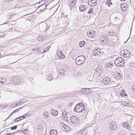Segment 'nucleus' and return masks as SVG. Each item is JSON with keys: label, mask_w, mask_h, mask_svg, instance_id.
<instances>
[{"label": "nucleus", "mask_w": 135, "mask_h": 135, "mask_svg": "<svg viewBox=\"0 0 135 135\" xmlns=\"http://www.w3.org/2000/svg\"><path fill=\"white\" fill-rule=\"evenodd\" d=\"M122 14L120 12H116L113 13L110 16V17L115 21L120 19L122 17Z\"/></svg>", "instance_id": "1"}, {"label": "nucleus", "mask_w": 135, "mask_h": 135, "mask_svg": "<svg viewBox=\"0 0 135 135\" xmlns=\"http://www.w3.org/2000/svg\"><path fill=\"white\" fill-rule=\"evenodd\" d=\"M85 60V58L84 56L80 55L76 57L75 60V63L77 65H80L83 64Z\"/></svg>", "instance_id": "2"}, {"label": "nucleus", "mask_w": 135, "mask_h": 135, "mask_svg": "<svg viewBox=\"0 0 135 135\" xmlns=\"http://www.w3.org/2000/svg\"><path fill=\"white\" fill-rule=\"evenodd\" d=\"M84 109V106L82 104H78L75 105L74 111L77 112H80Z\"/></svg>", "instance_id": "3"}, {"label": "nucleus", "mask_w": 135, "mask_h": 135, "mask_svg": "<svg viewBox=\"0 0 135 135\" xmlns=\"http://www.w3.org/2000/svg\"><path fill=\"white\" fill-rule=\"evenodd\" d=\"M123 59L121 57H118L114 61V63L115 65L118 66H122L124 63Z\"/></svg>", "instance_id": "4"}, {"label": "nucleus", "mask_w": 135, "mask_h": 135, "mask_svg": "<svg viewBox=\"0 0 135 135\" xmlns=\"http://www.w3.org/2000/svg\"><path fill=\"white\" fill-rule=\"evenodd\" d=\"M71 122L74 126H77L80 123L79 119L75 116H73L70 118Z\"/></svg>", "instance_id": "5"}, {"label": "nucleus", "mask_w": 135, "mask_h": 135, "mask_svg": "<svg viewBox=\"0 0 135 135\" xmlns=\"http://www.w3.org/2000/svg\"><path fill=\"white\" fill-rule=\"evenodd\" d=\"M121 54L123 55V56L124 58H128L131 56V53L128 50H123L121 51Z\"/></svg>", "instance_id": "6"}, {"label": "nucleus", "mask_w": 135, "mask_h": 135, "mask_svg": "<svg viewBox=\"0 0 135 135\" xmlns=\"http://www.w3.org/2000/svg\"><path fill=\"white\" fill-rule=\"evenodd\" d=\"M102 83L104 85H108L111 83V81L108 77H106L102 80Z\"/></svg>", "instance_id": "7"}, {"label": "nucleus", "mask_w": 135, "mask_h": 135, "mask_svg": "<svg viewBox=\"0 0 135 135\" xmlns=\"http://www.w3.org/2000/svg\"><path fill=\"white\" fill-rule=\"evenodd\" d=\"M77 0H69L68 3L70 7V10H71L72 8L74 7L76 4V1Z\"/></svg>", "instance_id": "8"}, {"label": "nucleus", "mask_w": 135, "mask_h": 135, "mask_svg": "<svg viewBox=\"0 0 135 135\" xmlns=\"http://www.w3.org/2000/svg\"><path fill=\"white\" fill-rule=\"evenodd\" d=\"M79 8L80 11L81 12L85 11L86 10H88L89 9L86 5L84 4L80 5Z\"/></svg>", "instance_id": "9"}, {"label": "nucleus", "mask_w": 135, "mask_h": 135, "mask_svg": "<svg viewBox=\"0 0 135 135\" xmlns=\"http://www.w3.org/2000/svg\"><path fill=\"white\" fill-rule=\"evenodd\" d=\"M88 36L90 37H93L95 36V32L93 30L89 31L87 33Z\"/></svg>", "instance_id": "10"}, {"label": "nucleus", "mask_w": 135, "mask_h": 135, "mask_svg": "<svg viewBox=\"0 0 135 135\" xmlns=\"http://www.w3.org/2000/svg\"><path fill=\"white\" fill-rule=\"evenodd\" d=\"M123 126L124 127L128 130H129L131 128V125L127 122H123Z\"/></svg>", "instance_id": "11"}, {"label": "nucleus", "mask_w": 135, "mask_h": 135, "mask_svg": "<svg viewBox=\"0 0 135 135\" xmlns=\"http://www.w3.org/2000/svg\"><path fill=\"white\" fill-rule=\"evenodd\" d=\"M115 78L118 79H120L123 78V76L121 74L117 72H115Z\"/></svg>", "instance_id": "12"}, {"label": "nucleus", "mask_w": 135, "mask_h": 135, "mask_svg": "<svg viewBox=\"0 0 135 135\" xmlns=\"http://www.w3.org/2000/svg\"><path fill=\"white\" fill-rule=\"evenodd\" d=\"M109 127L110 129L114 130L116 128V126L114 122H111L109 124Z\"/></svg>", "instance_id": "13"}, {"label": "nucleus", "mask_w": 135, "mask_h": 135, "mask_svg": "<svg viewBox=\"0 0 135 135\" xmlns=\"http://www.w3.org/2000/svg\"><path fill=\"white\" fill-rule=\"evenodd\" d=\"M47 6L46 4H44L39 6L37 8V9H39L41 11L45 9Z\"/></svg>", "instance_id": "14"}, {"label": "nucleus", "mask_w": 135, "mask_h": 135, "mask_svg": "<svg viewBox=\"0 0 135 135\" xmlns=\"http://www.w3.org/2000/svg\"><path fill=\"white\" fill-rule=\"evenodd\" d=\"M96 0H89L88 2V3L89 5L93 6L96 4Z\"/></svg>", "instance_id": "15"}, {"label": "nucleus", "mask_w": 135, "mask_h": 135, "mask_svg": "<svg viewBox=\"0 0 135 135\" xmlns=\"http://www.w3.org/2000/svg\"><path fill=\"white\" fill-rule=\"evenodd\" d=\"M13 81L15 84H18L19 83L20 80L17 77H14L13 78Z\"/></svg>", "instance_id": "16"}, {"label": "nucleus", "mask_w": 135, "mask_h": 135, "mask_svg": "<svg viewBox=\"0 0 135 135\" xmlns=\"http://www.w3.org/2000/svg\"><path fill=\"white\" fill-rule=\"evenodd\" d=\"M51 113L52 115L56 116L58 114V112L56 110L52 109L51 110Z\"/></svg>", "instance_id": "17"}, {"label": "nucleus", "mask_w": 135, "mask_h": 135, "mask_svg": "<svg viewBox=\"0 0 135 135\" xmlns=\"http://www.w3.org/2000/svg\"><path fill=\"white\" fill-rule=\"evenodd\" d=\"M7 81L6 80L5 78L3 77L0 78V83L5 84L7 83Z\"/></svg>", "instance_id": "18"}, {"label": "nucleus", "mask_w": 135, "mask_h": 135, "mask_svg": "<svg viewBox=\"0 0 135 135\" xmlns=\"http://www.w3.org/2000/svg\"><path fill=\"white\" fill-rule=\"evenodd\" d=\"M37 131L39 133H42V132L44 130V128L41 126H39L37 129Z\"/></svg>", "instance_id": "19"}, {"label": "nucleus", "mask_w": 135, "mask_h": 135, "mask_svg": "<svg viewBox=\"0 0 135 135\" xmlns=\"http://www.w3.org/2000/svg\"><path fill=\"white\" fill-rule=\"evenodd\" d=\"M97 52V50L96 49H95L93 50L91 52V54L94 56H98V53Z\"/></svg>", "instance_id": "20"}, {"label": "nucleus", "mask_w": 135, "mask_h": 135, "mask_svg": "<svg viewBox=\"0 0 135 135\" xmlns=\"http://www.w3.org/2000/svg\"><path fill=\"white\" fill-rule=\"evenodd\" d=\"M113 66V65L110 62L107 63L105 65V66L107 68L110 69Z\"/></svg>", "instance_id": "21"}, {"label": "nucleus", "mask_w": 135, "mask_h": 135, "mask_svg": "<svg viewBox=\"0 0 135 135\" xmlns=\"http://www.w3.org/2000/svg\"><path fill=\"white\" fill-rule=\"evenodd\" d=\"M62 129L65 131L68 132L70 130L69 127L67 125H65L62 128Z\"/></svg>", "instance_id": "22"}, {"label": "nucleus", "mask_w": 135, "mask_h": 135, "mask_svg": "<svg viewBox=\"0 0 135 135\" xmlns=\"http://www.w3.org/2000/svg\"><path fill=\"white\" fill-rule=\"evenodd\" d=\"M58 74L62 76H64L65 74V71L62 70H58Z\"/></svg>", "instance_id": "23"}, {"label": "nucleus", "mask_w": 135, "mask_h": 135, "mask_svg": "<svg viewBox=\"0 0 135 135\" xmlns=\"http://www.w3.org/2000/svg\"><path fill=\"white\" fill-rule=\"evenodd\" d=\"M50 132L51 135H56L57 133L56 131L55 130H51Z\"/></svg>", "instance_id": "24"}, {"label": "nucleus", "mask_w": 135, "mask_h": 135, "mask_svg": "<svg viewBox=\"0 0 135 135\" xmlns=\"http://www.w3.org/2000/svg\"><path fill=\"white\" fill-rule=\"evenodd\" d=\"M48 77L47 78V80H49L50 81L52 80L53 78V77H52V74L51 73H50L48 75Z\"/></svg>", "instance_id": "25"}, {"label": "nucleus", "mask_w": 135, "mask_h": 135, "mask_svg": "<svg viewBox=\"0 0 135 135\" xmlns=\"http://www.w3.org/2000/svg\"><path fill=\"white\" fill-rule=\"evenodd\" d=\"M58 57L60 59H62L64 58V55L63 54V53L60 52V53L58 54Z\"/></svg>", "instance_id": "26"}, {"label": "nucleus", "mask_w": 135, "mask_h": 135, "mask_svg": "<svg viewBox=\"0 0 135 135\" xmlns=\"http://www.w3.org/2000/svg\"><path fill=\"white\" fill-rule=\"evenodd\" d=\"M95 71V72L93 74V76H94L95 77H97L98 76L100 75L101 74L100 73L96 71Z\"/></svg>", "instance_id": "27"}, {"label": "nucleus", "mask_w": 135, "mask_h": 135, "mask_svg": "<svg viewBox=\"0 0 135 135\" xmlns=\"http://www.w3.org/2000/svg\"><path fill=\"white\" fill-rule=\"evenodd\" d=\"M68 115H65V114L62 115V119L65 120V121H68Z\"/></svg>", "instance_id": "28"}, {"label": "nucleus", "mask_w": 135, "mask_h": 135, "mask_svg": "<svg viewBox=\"0 0 135 135\" xmlns=\"http://www.w3.org/2000/svg\"><path fill=\"white\" fill-rule=\"evenodd\" d=\"M131 90L133 92H134L135 93V83L133 84L131 87Z\"/></svg>", "instance_id": "29"}, {"label": "nucleus", "mask_w": 135, "mask_h": 135, "mask_svg": "<svg viewBox=\"0 0 135 135\" xmlns=\"http://www.w3.org/2000/svg\"><path fill=\"white\" fill-rule=\"evenodd\" d=\"M43 115L44 117L46 118H47L48 117L49 114L48 112L45 111L43 113Z\"/></svg>", "instance_id": "30"}, {"label": "nucleus", "mask_w": 135, "mask_h": 135, "mask_svg": "<svg viewBox=\"0 0 135 135\" xmlns=\"http://www.w3.org/2000/svg\"><path fill=\"white\" fill-rule=\"evenodd\" d=\"M91 91V90L89 88H86L85 94L89 93Z\"/></svg>", "instance_id": "31"}, {"label": "nucleus", "mask_w": 135, "mask_h": 135, "mask_svg": "<svg viewBox=\"0 0 135 135\" xmlns=\"http://www.w3.org/2000/svg\"><path fill=\"white\" fill-rule=\"evenodd\" d=\"M64 112H62L63 115L65 114V115H69V112L67 111V110H65L64 111H63Z\"/></svg>", "instance_id": "32"}, {"label": "nucleus", "mask_w": 135, "mask_h": 135, "mask_svg": "<svg viewBox=\"0 0 135 135\" xmlns=\"http://www.w3.org/2000/svg\"><path fill=\"white\" fill-rule=\"evenodd\" d=\"M120 94L122 97H124L127 95V94H126L125 92L124 91H122L121 93L120 92Z\"/></svg>", "instance_id": "33"}, {"label": "nucleus", "mask_w": 135, "mask_h": 135, "mask_svg": "<svg viewBox=\"0 0 135 135\" xmlns=\"http://www.w3.org/2000/svg\"><path fill=\"white\" fill-rule=\"evenodd\" d=\"M94 70L95 71H96L100 73H101L102 72V70L101 69L98 67L95 69Z\"/></svg>", "instance_id": "34"}, {"label": "nucleus", "mask_w": 135, "mask_h": 135, "mask_svg": "<svg viewBox=\"0 0 135 135\" xmlns=\"http://www.w3.org/2000/svg\"><path fill=\"white\" fill-rule=\"evenodd\" d=\"M107 4L109 6L110 5L112 4V2H111V0H108L107 2Z\"/></svg>", "instance_id": "35"}, {"label": "nucleus", "mask_w": 135, "mask_h": 135, "mask_svg": "<svg viewBox=\"0 0 135 135\" xmlns=\"http://www.w3.org/2000/svg\"><path fill=\"white\" fill-rule=\"evenodd\" d=\"M96 49L97 50V53H98V56L99 55H101L100 54L101 52V49H100L99 48H98Z\"/></svg>", "instance_id": "36"}, {"label": "nucleus", "mask_w": 135, "mask_h": 135, "mask_svg": "<svg viewBox=\"0 0 135 135\" xmlns=\"http://www.w3.org/2000/svg\"><path fill=\"white\" fill-rule=\"evenodd\" d=\"M85 44V42L84 41H81L79 43V45L80 47L83 46Z\"/></svg>", "instance_id": "37"}, {"label": "nucleus", "mask_w": 135, "mask_h": 135, "mask_svg": "<svg viewBox=\"0 0 135 135\" xmlns=\"http://www.w3.org/2000/svg\"><path fill=\"white\" fill-rule=\"evenodd\" d=\"M19 109H16L15 110H14V111H13L12 113H11L9 115V117L11 115H12V114H14L16 112H18L19 110V109Z\"/></svg>", "instance_id": "38"}, {"label": "nucleus", "mask_w": 135, "mask_h": 135, "mask_svg": "<svg viewBox=\"0 0 135 135\" xmlns=\"http://www.w3.org/2000/svg\"><path fill=\"white\" fill-rule=\"evenodd\" d=\"M93 11L92 8H91L89 9L88 10V11L87 12V13H88L91 14L93 12Z\"/></svg>", "instance_id": "39"}, {"label": "nucleus", "mask_w": 135, "mask_h": 135, "mask_svg": "<svg viewBox=\"0 0 135 135\" xmlns=\"http://www.w3.org/2000/svg\"><path fill=\"white\" fill-rule=\"evenodd\" d=\"M21 120V118H20L19 117L16 118L15 120V122H18Z\"/></svg>", "instance_id": "40"}, {"label": "nucleus", "mask_w": 135, "mask_h": 135, "mask_svg": "<svg viewBox=\"0 0 135 135\" xmlns=\"http://www.w3.org/2000/svg\"><path fill=\"white\" fill-rule=\"evenodd\" d=\"M86 88H83L81 90V92L85 94Z\"/></svg>", "instance_id": "41"}, {"label": "nucleus", "mask_w": 135, "mask_h": 135, "mask_svg": "<svg viewBox=\"0 0 135 135\" xmlns=\"http://www.w3.org/2000/svg\"><path fill=\"white\" fill-rule=\"evenodd\" d=\"M42 36H39L38 37V38L37 39L38 41L42 40L44 39L43 37H42Z\"/></svg>", "instance_id": "42"}, {"label": "nucleus", "mask_w": 135, "mask_h": 135, "mask_svg": "<svg viewBox=\"0 0 135 135\" xmlns=\"http://www.w3.org/2000/svg\"><path fill=\"white\" fill-rule=\"evenodd\" d=\"M131 81L132 82L134 83L135 82V76L133 77L132 78L130 79Z\"/></svg>", "instance_id": "43"}, {"label": "nucleus", "mask_w": 135, "mask_h": 135, "mask_svg": "<svg viewBox=\"0 0 135 135\" xmlns=\"http://www.w3.org/2000/svg\"><path fill=\"white\" fill-rule=\"evenodd\" d=\"M17 126H15L11 127V130H14L17 128Z\"/></svg>", "instance_id": "44"}, {"label": "nucleus", "mask_w": 135, "mask_h": 135, "mask_svg": "<svg viewBox=\"0 0 135 135\" xmlns=\"http://www.w3.org/2000/svg\"><path fill=\"white\" fill-rule=\"evenodd\" d=\"M127 9V7L126 6H124L123 8H122V10L123 11H126Z\"/></svg>", "instance_id": "45"}, {"label": "nucleus", "mask_w": 135, "mask_h": 135, "mask_svg": "<svg viewBox=\"0 0 135 135\" xmlns=\"http://www.w3.org/2000/svg\"><path fill=\"white\" fill-rule=\"evenodd\" d=\"M23 103H22L21 102H20L19 103H17L15 104V107L16 106H17L18 105H20L21 104H22Z\"/></svg>", "instance_id": "46"}, {"label": "nucleus", "mask_w": 135, "mask_h": 135, "mask_svg": "<svg viewBox=\"0 0 135 135\" xmlns=\"http://www.w3.org/2000/svg\"><path fill=\"white\" fill-rule=\"evenodd\" d=\"M1 47H0V57L1 56L2 54H3L2 53L3 50L2 49H1Z\"/></svg>", "instance_id": "47"}, {"label": "nucleus", "mask_w": 135, "mask_h": 135, "mask_svg": "<svg viewBox=\"0 0 135 135\" xmlns=\"http://www.w3.org/2000/svg\"><path fill=\"white\" fill-rule=\"evenodd\" d=\"M105 37V36H102V37H101L100 38V40L102 42L104 41V40H102V38H104Z\"/></svg>", "instance_id": "48"}, {"label": "nucleus", "mask_w": 135, "mask_h": 135, "mask_svg": "<svg viewBox=\"0 0 135 135\" xmlns=\"http://www.w3.org/2000/svg\"><path fill=\"white\" fill-rule=\"evenodd\" d=\"M41 51H40V52L41 51H42V53H44V52H45L46 50H44L43 49H40Z\"/></svg>", "instance_id": "49"}, {"label": "nucleus", "mask_w": 135, "mask_h": 135, "mask_svg": "<svg viewBox=\"0 0 135 135\" xmlns=\"http://www.w3.org/2000/svg\"><path fill=\"white\" fill-rule=\"evenodd\" d=\"M25 115L26 117L28 116L29 115V114L28 113H27L25 114Z\"/></svg>", "instance_id": "50"}, {"label": "nucleus", "mask_w": 135, "mask_h": 135, "mask_svg": "<svg viewBox=\"0 0 135 135\" xmlns=\"http://www.w3.org/2000/svg\"><path fill=\"white\" fill-rule=\"evenodd\" d=\"M125 104H126V105L127 106H129V103H127V102H126L125 103Z\"/></svg>", "instance_id": "51"}, {"label": "nucleus", "mask_w": 135, "mask_h": 135, "mask_svg": "<svg viewBox=\"0 0 135 135\" xmlns=\"http://www.w3.org/2000/svg\"><path fill=\"white\" fill-rule=\"evenodd\" d=\"M22 117L23 119L25 118V117H26L25 115V114L24 115H23L22 116Z\"/></svg>", "instance_id": "52"}, {"label": "nucleus", "mask_w": 135, "mask_h": 135, "mask_svg": "<svg viewBox=\"0 0 135 135\" xmlns=\"http://www.w3.org/2000/svg\"><path fill=\"white\" fill-rule=\"evenodd\" d=\"M124 6H123V5H121L120 6V7L121 8V9L122 10V8H123V7Z\"/></svg>", "instance_id": "53"}, {"label": "nucleus", "mask_w": 135, "mask_h": 135, "mask_svg": "<svg viewBox=\"0 0 135 135\" xmlns=\"http://www.w3.org/2000/svg\"><path fill=\"white\" fill-rule=\"evenodd\" d=\"M11 134L10 133H7L6 135H10Z\"/></svg>", "instance_id": "54"}, {"label": "nucleus", "mask_w": 135, "mask_h": 135, "mask_svg": "<svg viewBox=\"0 0 135 135\" xmlns=\"http://www.w3.org/2000/svg\"><path fill=\"white\" fill-rule=\"evenodd\" d=\"M50 47L49 46V47H46V50H48V49H49Z\"/></svg>", "instance_id": "55"}, {"label": "nucleus", "mask_w": 135, "mask_h": 135, "mask_svg": "<svg viewBox=\"0 0 135 135\" xmlns=\"http://www.w3.org/2000/svg\"><path fill=\"white\" fill-rule=\"evenodd\" d=\"M12 0H5L6 1H11Z\"/></svg>", "instance_id": "56"}, {"label": "nucleus", "mask_w": 135, "mask_h": 135, "mask_svg": "<svg viewBox=\"0 0 135 135\" xmlns=\"http://www.w3.org/2000/svg\"><path fill=\"white\" fill-rule=\"evenodd\" d=\"M131 30H132V27H131V29H130V34H131Z\"/></svg>", "instance_id": "57"}, {"label": "nucleus", "mask_w": 135, "mask_h": 135, "mask_svg": "<svg viewBox=\"0 0 135 135\" xmlns=\"http://www.w3.org/2000/svg\"><path fill=\"white\" fill-rule=\"evenodd\" d=\"M19 117L20 118H21V120L23 119V118H22V116L20 117Z\"/></svg>", "instance_id": "58"}, {"label": "nucleus", "mask_w": 135, "mask_h": 135, "mask_svg": "<svg viewBox=\"0 0 135 135\" xmlns=\"http://www.w3.org/2000/svg\"><path fill=\"white\" fill-rule=\"evenodd\" d=\"M35 50V48H33V49H32V50Z\"/></svg>", "instance_id": "59"}, {"label": "nucleus", "mask_w": 135, "mask_h": 135, "mask_svg": "<svg viewBox=\"0 0 135 135\" xmlns=\"http://www.w3.org/2000/svg\"><path fill=\"white\" fill-rule=\"evenodd\" d=\"M121 1H125V0H120Z\"/></svg>", "instance_id": "60"}, {"label": "nucleus", "mask_w": 135, "mask_h": 135, "mask_svg": "<svg viewBox=\"0 0 135 135\" xmlns=\"http://www.w3.org/2000/svg\"><path fill=\"white\" fill-rule=\"evenodd\" d=\"M128 38H128L127 39V40H128Z\"/></svg>", "instance_id": "61"}, {"label": "nucleus", "mask_w": 135, "mask_h": 135, "mask_svg": "<svg viewBox=\"0 0 135 135\" xmlns=\"http://www.w3.org/2000/svg\"><path fill=\"white\" fill-rule=\"evenodd\" d=\"M128 38H128L127 39V40H128Z\"/></svg>", "instance_id": "62"}, {"label": "nucleus", "mask_w": 135, "mask_h": 135, "mask_svg": "<svg viewBox=\"0 0 135 135\" xmlns=\"http://www.w3.org/2000/svg\"><path fill=\"white\" fill-rule=\"evenodd\" d=\"M128 38H128L127 39V40H128Z\"/></svg>", "instance_id": "63"}, {"label": "nucleus", "mask_w": 135, "mask_h": 135, "mask_svg": "<svg viewBox=\"0 0 135 135\" xmlns=\"http://www.w3.org/2000/svg\"><path fill=\"white\" fill-rule=\"evenodd\" d=\"M128 38H128L127 39V40H128Z\"/></svg>", "instance_id": "64"}]
</instances>
